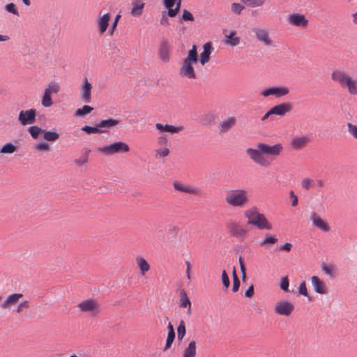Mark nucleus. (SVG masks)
I'll list each match as a JSON object with an SVG mask.
<instances>
[{
	"instance_id": "f257e3e1",
	"label": "nucleus",
	"mask_w": 357,
	"mask_h": 357,
	"mask_svg": "<svg viewBox=\"0 0 357 357\" xmlns=\"http://www.w3.org/2000/svg\"><path fill=\"white\" fill-rule=\"evenodd\" d=\"M284 147L281 143L269 145L265 143H257L256 149L248 148L246 153L250 159L257 165L268 167L273 160L283 152Z\"/></svg>"
},
{
	"instance_id": "f03ea898",
	"label": "nucleus",
	"mask_w": 357,
	"mask_h": 357,
	"mask_svg": "<svg viewBox=\"0 0 357 357\" xmlns=\"http://www.w3.org/2000/svg\"><path fill=\"white\" fill-rule=\"evenodd\" d=\"M331 78L349 95L357 96V77L343 68H336L331 72Z\"/></svg>"
},
{
	"instance_id": "7ed1b4c3",
	"label": "nucleus",
	"mask_w": 357,
	"mask_h": 357,
	"mask_svg": "<svg viewBox=\"0 0 357 357\" xmlns=\"http://www.w3.org/2000/svg\"><path fill=\"white\" fill-rule=\"evenodd\" d=\"M198 63V54L196 45L188 52L187 56L183 59L178 70L181 77L188 80H193L197 78V74L195 69V65Z\"/></svg>"
},
{
	"instance_id": "20e7f679",
	"label": "nucleus",
	"mask_w": 357,
	"mask_h": 357,
	"mask_svg": "<svg viewBox=\"0 0 357 357\" xmlns=\"http://www.w3.org/2000/svg\"><path fill=\"white\" fill-rule=\"evenodd\" d=\"M225 201L231 207L244 208L249 203L250 199L245 189L234 188L226 191Z\"/></svg>"
},
{
	"instance_id": "39448f33",
	"label": "nucleus",
	"mask_w": 357,
	"mask_h": 357,
	"mask_svg": "<svg viewBox=\"0 0 357 357\" xmlns=\"http://www.w3.org/2000/svg\"><path fill=\"white\" fill-rule=\"evenodd\" d=\"M244 216L248 219V223L261 230H272L273 226L266 216L259 213L255 206L245 211Z\"/></svg>"
},
{
	"instance_id": "423d86ee",
	"label": "nucleus",
	"mask_w": 357,
	"mask_h": 357,
	"mask_svg": "<svg viewBox=\"0 0 357 357\" xmlns=\"http://www.w3.org/2000/svg\"><path fill=\"white\" fill-rule=\"evenodd\" d=\"M130 146L123 142H115L111 144L99 147L98 151L105 156H110L116 153H124L130 151Z\"/></svg>"
},
{
	"instance_id": "0eeeda50",
	"label": "nucleus",
	"mask_w": 357,
	"mask_h": 357,
	"mask_svg": "<svg viewBox=\"0 0 357 357\" xmlns=\"http://www.w3.org/2000/svg\"><path fill=\"white\" fill-rule=\"evenodd\" d=\"M77 307L80 312L86 313L91 317H96L101 311L100 305L94 299H86L78 303Z\"/></svg>"
},
{
	"instance_id": "6e6552de",
	"label": "nucleus",
	"mask_w": 357,
	"mask_h": 357,
	"mask_svg": "<svg viewBox=\"0 0 357 357\" xmlns=\"http://www.w3.org/2000/svg\"><path fill=\"white\" fill-rule=\"evenodd\" d=\"M295 310L294 304L287 300L278 301L274 305V312L279 315L285 317H290Z\"/></svg>"
},
{
	"instance_id": "1a4fd4ad",
	"label": "nucleus",
	"mask_w": 357,
	"mask_h": 357,
	"mask_svg": "<svg viewBox=\"0 0 357 357\" xmlns=\"http://www.w3.org/2000/svg\"><path fill=\"white\" fill-rule=\"evenodd\" d=\"M60 91V86L56 82H50L45 89L41 104L45 107H49L53 105L52 95L56 94Z\"/></svg>"
},
{
	"instance_id": "9d476101",
	"label": "nucleus",
	"mask_w": 357,
	"mask_h": 357,
	"mask_svg": "<svg viewBox=\"0 0 357 357\" xmlns=\"http://www.w3.org/2000/svg\"><path fill=\"white\" fill-rule=\"evenodd\" d=\"M257 40L266 47L275 46L274 40L270 36L268 31L260 26L252 29Z\"/></svg>"
},
{
	"instance_id": "9b49d317",
	"label": "nucleus",
	"mask_w": 357,
	"mask_h": 357,
	"mask_svg": "<svg viewBox=\"0 0 357 357\" xmlns=\"http://www.w3.org/2000/svg\"><path fill=\"white\" fill-rule=\"evenodd\" d=\"M227 229L232 236L240 239L245 238L248 234L247 229L235 221L228 222L227 224Z\"/></svg>"
},
{
	"instance_id": "f8f14e48",
	"label": "nucleus",
	"mask_w": 357,
	"mask_h": 357,
	"mask_svg": "<svg viewBox=\"0 0 357 357\" xmlns=\"http://www.w3.org/2000/svg\"><path fill=\"white\" fill-rule=\"evenodd\" d=\"M290 89L287 86H273L266 89L261 92V96L267 98L270 96L280 98L287 96L289 93Z\"/></svg>"
},
{
	"instance_id": "ddd939ff",
	"label": "nucleus",
	"mask_w": 357,
	"mask_h": 357,
	"mask_svg": "<svg viewBox=\"0 0 357 357\" xmlns=\"http://www.w3.org/2000/svg\"><path fill=\"white\" fill-rule=\"evenodd\" d=\"M36 110L30 109L22 110L19 113L18 121L22 126L33 124L36 121Z\"/></svg>"
},
{
	"instance_id": "4468645a",
	"label": "nucleus",
	"mask_w": 357,
	"mask_h": 357,
	"mask_svg": "<svg viewBox=\"0 0 357 357\" xmlns=\"http://www.w3.org/2000/svg\"><path fill=\"white\" fill-rule=\"evenodd\" d=\"M287 22L289 24L301 28H305L308 25V20L301 13H293L287 16Z\"/></svg>"
},
{
	"instance_id": "2eb2a0df",
	"label": "nucleus",
	"mask_w": 357,
	"mask_h": 357,
	"mask_svg": "<svg viewBox=\"0 0 357 357\" xmlns=\"http://www.w3.org/2000/svg\"><path fill=\"white\" fill-rule=\"evenodd\" d=\"M182 0H164L163 5L167 9V15L170 17H176L180 10Z\"/></svg>"
},
{
	"instance_id": "dca6fc26",
	"label": "nucleus",
	"mask_w": 357,
	"mask_h": 357,
	"mask_svg": "<svg viewBox=\"0 0 357 357\" xmlns=\"http://www.w3.org/2000/svg\"><path fill=\"white\" fill-rule=\"evenodd\" d=\"M159 59L164 63H169L171 59V46L168 41L163 40L161 41L158 49Z\"/></svg>"
},
{
	"instance_id": "f3484780",
	"label": "nucleus",
	"mask_w": 357,
	"mask_h": 357,
	"mask_svg": "<svg viewBox=\"0 0 357 357\" xmlns=\"http://www.w3.org/2000/svg\"><path fill=\"white\" fill-rule=\"evenodd\" d=\"M310 220L312 222V225L320 229L322 231L328 232L330 231L331 228L326 220H324L321 215L318 213L314 212L310 215Z\"/></svg>"
},
{
	"instance_id": "a211bd4d",
	"label": "nucleus",
	"mask_w": 357,
	"mask_h": 357,
	"mask_svg": "<svg viewBox=\"0 0 357 357\" xmlns=\"http://www.w3.org/2000/svg\"><path fill=\"white\" fill-rule=\"evenodd\" d=\"M91 84L86 77L84 78L83 83L80 87V96L83 102L89 103L91 101Z\"/></svg>"
},
{
	"instance_id": "6ab92c4d",
	"label": "nucleus",
	"mask_w": 357,
	"mask_h": 357,
	"mask_svg": "<svg viewBox=\"0 0 357 357\" xmlns=\"http://www.w3.org/2000/svg\"><path fill=\"white\" fill-rule=\"evenodd\" d=\"M173 186L176 190L179 192L194 195H199V190L197 187L192 186L191 185L183 184L178 181H175L173 183Z\"/></svg>"
},
{
	"instance_id": "aec40b11",
	"label": "nucleus",
	"mask_w": 357,
	"mask_h": 357,
	"mask_svg": "<svg viewBox=\"0 0 357 357\" xmlns=\"http://www.w3.org/2000/svg\"><path fill=\"white\" fill-rule=\"evenodd\" d=\"M309 142L310 138L307 135L296 136L291 139V146L294 149L301 150L305 148Z\"/></svg>"
},
{
	"instance_id": "412c9836",
	"label": "nucleus",
	"mask_w": 357,
	"mask_h": 357,
	"mask_svg": "<svg viewBox=\"0 0 357 357\" xmlns=\"http://www.w3.org/2000/svg\"><path fill=\"white\" fill-rule=\"evenodd\" d=\"M311 282L314 291L319 294H326L328 293L326 284L317 276L311 278Z\"/></svg>"
},
{
	"instance_id": "4be33fe9",
	"label": "nucleus",
	"mask_w": 357,
	"mask_h": 357,
	"mask_svg": "<svg viewBox=\"0 0 357 357\" xmlns=\"http://www.w3.org/2000/svg\"><path fill=\"white\" fill-rule=\"evenodd\" d=\"M236 124V119L234 116H229L222 120L218 125L220 132L225 133L229 131Z\"/></svg>"
},
{
	"instance_id": "5701e85b",
	"label": "nucleus",
	"mask_w": 357,
	"mask_h": 357,
	"mask_svg": "<svg viewBox=\"0 0 357 357\" xmlns=\"http://www.w3.org/2000/svg\"><path fill=\"white\" fill-rule=\"evenodd\" d=\"M293 109L291 103L282 102L272 107L274 115L284 116L290 112Z\"/></svg>"
},
{
	"instance_id": "b1692460",
	"label": "nucleus",
	"mask_w": 357,
	"mask_h": 357,
	"mask_svg": "<svg viewBox=\"0 0 357 357\" xmlns=\"http://www.w3.org/2000/svg\"><path fill=\"white\" fill-rule=\"evenodd\" d=\"M23 297L22 294L15 293L10 294L3 302L1 307L3 309H8L16 305L20 298Z\"/></svg>"
},
{
	"instance_id": "393cba45",
	"label": "nucleus",
	"mask_w": 357,
	"mask_h": 357,
	"mask_svg": "<svg viewBox=\"0 0 357 357\" xmlns=\"http://www.w3.org/2000/svg\"><path fill=\"white\" fill-rule=\"evenodd\" d=\"M110 21L109 13H105L101 15L100 14L97 19V24L98 26V31L100 34H103L108 28L109 22Z\"/></svg>"
},
{
	"instance_id": "a878e982",
	"label": "nucleus",
	"mask_w": 357,
	"mask_h": 357,
	"mask_svg": "<svg viewBox=\"0 0 357 357\" xmlns=\"http://www.w3.org/2000/svg\"><path fill=\"white\" fill-rule=\"evenodd\" d=\"M131 5L130 14L135 17L141 16L145 6L144 0H131Z\"/></svg>"
},
{
	"instance_id": "bb28decb",
	"label": "nucleus",
	"mask_w": 357,
	"mask_h": 357,
	"mask_svg": "<svg viewBox=\"0 0 357 357\" xmlns=\"http://www.w3.org/2000/svg\"><path fill=\"white\" fill-rule=\"evenodd\" d=\"M278 241V238L275 236L270 234L268 233H266L264 235V238L259 242V245L261 248H264L266 249H269L272 248L273 245L277 243Z\"/></svg>"
},
{
	"instance_id": "cd10ccee",
	"label": "nucleus",
	"mask_w": 357,
	"mask_h": 357,
	"mask_svg": "<svg viewBox=\"0 0 357 357\" xmlns=\"http://www.w3.org/2000/svg\"><path fill=\"white\" fill-rule=\"evenodd\" d=\"M203 49L204 51L200 54L199 58L198 57V61H199L202 65H204L209 61L213 47L210 43H207L204 45Z\"/></svg>"
},
{
	"instance_id": "c85d7f7f",
	"label": "nucleus",
	"mask_w": 357,
	"mask_h": 357,
	"mask_svg": "<svg viewBox=\"0 0 357 357\" xmlns=\"http://www.w3.org/2000/svg\"><path fill=\"white\" fill-rule=\"evenodd\" d=\"M155 128L160 132H167L170 133H178L183 130V127H176L169 124L163 125L160 123L155 124Z\"/></svg>"
},
{
	"instance_id": "c756f323",
	"label": "nucleus",
	"mask_w": 357,
	"mask_h": 357,
	"mask_svg": "<svg viewBox=\"0 0 357 357\" xmlns=\"http://www.w3.org/2000/svg\"><path fill=\"white\" fill-rule=\"evenodd\" d=\"M136 262L142 275H144L150 270L151 266L144 257H137Z\"/></svg>"
},
{
	"instance_id": "7c9ffc66",
	"label": "nucleus",
	"mask_w": 357,
	"mask_h": 357,
	"mask_svg": "<svg viewBox=\"0 0 357 357\" xmlns=\"http://www.w3.org/2000/svg\"><path fill=\"white\" fill-rule=\"evenodd\" d=\"M119 123V121L114 119H108L102 120L98 123V127L100 129L105 130L110 129L113 127L116 126Z\"/></svg>"
},
{
	"instance_id": "2f4dec72",
	"label": "nucleus",
	"mask_w": 357,
	"mask_h": 357,
	"mask_svg": "<svg viewBox=\"0 0 357 357\" xmlns=\"http://www.w3.org/2000/svg\"><path fill=\"white\" fill-rule=\"evenodd\" d=\"M225 37L227 40L225 41V44L230 46L234 47L240 43V38L236 36V32L234 30L229 31L228 34H225Z\"/></svg>"
},
{
	"instance_id": "473e14b6",
	"label": "nucleus",
	"mask_w": 357,
	"mask_h": 357,
	"mask_svg": "<svg viewBox=\"0 0 357 357\" xmlns=\"http://www.w3.org/2000/svg\"><path fill=\"white\" fill-rule=\"evenodd\" d=\"M180 307H188L187 313L191 314V303L184 290L181 292Z\"/></svg>"
},
{
	"instance_id": "72a5a7b5",
	"label": "nucleus",
	"mask_w": 357,
	"mask_h": 357,
	"mask_svg": "<svg viewBox=\"0 0 357 357\" xmlns=\"http://www.w3.org/2000/svg\"><path fill=\"white\" fill-rule=\"evenodd\" d=\"M196 349L197 346L195 341H191L188 346L184 349L183 357H195Z\"/></svg>"
},
{
	"instance_id": "f704fd0d",
	"label": "nucleus",
	"mask_w": 357,
	"mask_h": 357,
	"mask_svg": "<svg viewBox=\"0 0 357 357\" xmlns=\"http://www.w3.org/2000/svg\"><path fill=\"white\" fill-rule=\"evenodd\" d=\"M17 150L16 146L11 142L6 143L0 149V153L3 154H12Z\"/></svg>"
},
{
	"instance_id": "c9c22d12",
	"label": "nucleus",
	"mask_w": 357,
	"mask_h": 357,
	"mask_svg": "<svg viewBox=\"0 0 357 357\" xmlns=\"http://www.w3.org/2000/svg\"><path fill=\"white\" fill-rule=\"evenodd\" d=\"M43 139L49 142H54L59 137V134L56 132L43 130Z\"/></svg>"
},
{
	"instance_id": "e433bc0d",
	"label": "nucleus",
	"mask_w": 357,
	"mask_h": 357,
	"mask_svg": "<svg viewBox=\"0 0 357 357\" xmlns=\"http://www.w3.org/2000/svg\"><path fill=\"white\" fill-rule=\"evenodd\" d=\"M82 130L85 132L86 133L90 135V134H95V133H102L105 132V130L100 129L98 127V123L96 124V127H92L89 126H84L82 128Z\"/></svg>"
},
{
	"instance_id": "4c0bfd02",
	"label": "nucleus",
	"mask_w": 357,
	"mask_h": 357,
	"mask_svg": "<svg viewBox=\"0 0 357 357\" xmlns=\"http://www.w3.org/2000/svg\"><path fill=\"white\" fill-rule=\"evenodd\" d=\"M170 151L167 146H161L155 150V158H162L169 155Z\"/></svg>"
},
{
	"instance_id": "58836bf2",
	"label": "nucleus",
	"mask_w": 357,
	"mask_h": 357,
	"mask_svg": "<svg viewBox=\"0 0 357 357\" xmlns=\"http://www.w3.org/2000/svg\"><path fill=\"white\" fill-rule=\"evenodd\" d=\"M93 110V108L89 105H84L82 107L75 111V115L77 116H84Z\"/></svg>"
},
{
	"instance_id": "ea45409f",
	"label": "nucleus",
	"mask_w": 357,
	"mask_h": 357,
	"mask_svg": "<svg viewBox=\"0 0 357 357\" xmlns=\"http://www.w3.org/2000/svg\"><path fill=\"white\" fill-rule=\"evenodd\" d=\"M90 153V150H86L84 154L79 158L74 160L76 165L80 167L88 162V156Z\"/></svg>"
},
{
	"instance_id": "a19ab883",
	"label": "nucleus",
	"mask_w": 357,
	"mask_h": 357,
	"mask_svg": "<svg viewBox=\"0 0 357 357\" xmlns=\"http://www.w3.org/2000/svg\"><path fill=\"white\" fill-rule=\"evenodd\" d=\"M177 335L179 340H181L185 335V325L183 320L180 321L177 328Z\"/></svg>"
},
{
	"instance_id": "79ce46f5",
	"label": "nucleus",
	"mask_w": 357,
	"mask_h": 357,
	"mask_svg": "<svg viewBox=\"0 0 357 357\" xmlns=\"http://www.w3.org/2000/svg\"><path fill=\"white\" fill-rule=\"evenodd\" d=\"M244 3H247L248 6L255 8V7H260L262 6L266 0H242Z\"/></svg>"
},
{
	"instance_id": "37998d69",
	"label": "nucleus",
	"mask_w": 357,
	"mask_h": 357,
	"mask_svg": "<svg viewBox=\"0 0 357 357\" xmlns=\"http://www.w3.org/2000/svg\"><path fill=\"white\" fill-rule=\"evenodd\" d=\"M35 149L38 151H50V145L45 142H41L35 145Z\"/></svg>"
},
{
	"instance_id": "c03bdc74",
	"label": "nucleus",
	"mask_w": 357,
	"mask_h": 357,
	"mask_svg": "<svg viewBox=\"0 0 357 357\" xmlns=\"http://www.w3.org/2000/svg\"><path fill=\"white\" fill-rule=\"evenodd\" d=\"M348 132L357 140V126L351 123L347 124Z\"/></svg>"
},
{
	"instance_id": "a18cd8bd",
	"label": "nucleus",
	"mask_w": 357,
	"mask_h": 357,
	"mask_svg": "<svg viewBox=\"0 0 357 357\" xmlns=\"http://www.w3.org/2000/svg\"><path fill=\"white\" fill-rule=\"evenodd\" d=\"M43 131V130H42L40 128L36 126H31L29 128V132L30 133L31 136L34 139H36L38 137L39 134Z\"/></svg>"
},
{
	"instance_id": "49530a36",
	"label": "nucleus",
	"mask_w": 357,
	"mask_h": 357,
	"mask_svg": "<svg viewBox=\"0 0 357 357\" xmlns=\"http://www.w3.org/2000/svg\"><path fill=\"white\" fill-rule=\"evenodd\" d=\"M314 184V181L309 178H305L301 181V186L306 190H310Z\"/></svg>"
},
{
	"instance_id": "de8ad7c7",
	"label": "nucleus",
	"mask_w": 357,
	"mask_h": 357,
	"mask_svg": "<svg viewBox=\"0 0 357 357\" xmlns=\"http://www.w3.org/2000/svg\"><path fill=\"white\" fill-rule=\"evenodd\" d=\"M181 19L183 21L193 22L195 20L193 15L186 9L183 10Z\"/></svg>"
},
{
	"instance_id": "09e8293b",
	"label": "nucleus",
	"mask_w": 357,
	"mask_h": 357,
	"mask_svg": "<svg viewBox=\"0 0 357 357\" xmlns=\"http://www.w3.org/2000/svg\"><path fill=\"white\" fill-rule=\"evenodd\" d=\"M175 338V333H171L168 332L167 338L166 340V344L165 347V351L167 350L169 348L171 347L174 340Z\"/></svg>"
},
{
	"instance_id": "8fccbe9b",
	"label": "nucleus",
	"mask_w": 357,
	"mask_h": 357,
	"mask_svg": "<svg viewBox=\"0 0 357 357\" xmlns=\"http://www.w3.org/2000/svg\"><path fill=\"white\" fill-rule=\"evenodd\" d=\"M231 11L236 14H241V11L245 9V6L238 3H233L231 7Z\"/></svg>"
},
{
	"instance_id": "3c124183",
	"label": "nucleus",
	"mask_w": 357,
	"mask_h": 357,
	"mask_svg": "<svg viewBox=\"0 0 357 357\" xmlns=\"http://www.w3.org/2000/svg\"><path fill=\"white\" fill-rule=\"evenodd\" d=\"M280 289L283 290L285 292H289V279L287 276L283 277L281 280L280 284Z\"/></svg>"
},
{
	"instance_id": "603ef678",
	"label": "nucleus",
	"mask_w": 357,
	"mask_h": 357,
	"mask_svg": "<svg viewBox=\"0 0 357 357\" xmlns=\"http://www.w3.org/2000/svg\"><path fill=\"white\" fill-rule=\"evenodd\" d=\"M5 8H6L7 12L10 13H12L13 15H15L17 16H19L18 10H17V9L16 8V6L13 3H8L5 6Z\"/></svg>"
},
{
	"instance_id": "864d4df0",
	"label": "nucleus",
	"mask_w": 357,
	"mask_h": 357,
	"mask_svg": "<svg viewBox=\"0 0 357 357\" xmlns=\"http://www.w3.org/2000/svg\"><path fill=\"white\" fill-rule=\"evenodd\" d=\"M29 308V303L28 301H24L21 302L16 309V312L17 313H21L24 310H26Z\"/></svg>"
},
{
	"instance_id": "5fc2aeb1",
	"label": "nucleus",
	"mask_w": 357,
	"mask_h": 357,
	"mask_svg": "<svg viewBox=\"0 0 357 357\" xmlns=\"http://www.w3.org/2000/svg\"><path fill=\"white\" fill-rule=\"evenodd\" d=\"M157 142L160 146H167L168 139L166 135H161L158 137Z\"/></svg>"
},
{
	"instance_id": "6e6d98bb",
	"label": "nucleus",
	"mask_w": 357,
	"mask_h": 357,
	"mask_svg": "<svg viewBox=\"0 0 357 357\" xmlns=\"http://www.w3.org/2000/svg\"><path fill=\"white\" fill-rule=\"evenodd\" d=\"M222 282L225 287L227 289L230 284V281L225 270L222 273Z\"/></svg>"
},
{
	"instance_id": "4d7b16f0",
	"label": "nucleus",
	"mask_w": 357,
	"mask_h": 357,
	"mask_svg": "<svg viewBox=\"0 0 357 357\" xmlns=\"http://www.w3.org/2000/svg\"><path fill=\"white\" fill-rule=\"evenodd\" d=\"M322 271L327 275L333 276L334 273V268L332 266H327L326 264L322 266Z\"/></svg>"
},
{
	"instance_id": "13d9d810",
	"label": "nucleus",
	"mask_w": 357,
	"mask_h": 357,
	"mask_svg": "<svg viewBox=\"0 0 357 357\" xmlns=\"http://www.w3.org/2000/svg\"><path fill=\"white\" fill-rule=\"evenodd\" d=\"M298 294H302L305 296H307V290L305 282H303L300 284L298 288Z\"/></svg>"
},
{
	"instance_id": "bf43d9fd",
	"label": "nucleus",
	"mask_w": 357,
	"mask_h": 357,
	"mask_svg": "<svg viewBox=\"0 0 357 357\" xmlns=\"http://www.w3.org/2000/svg\"><path fill=\"white\" fill-rule=\"evenodd\" d=\"M120 18H121L120 14L116 15V16L115 17L114 21L113 22V23L110 27V29H109L111 34H112L113 32L114 31V30L116 29Z\"/></svg>"
},
{
	"instance_id": "052dcab7",
	"label": "nucleus",
	"mask_w": 357,
	"mask_h": 357,
	"mask_svg": "<svg viewBox=\"0 0 357 357\" xmlns=\"http://www.w3.org/2000/svg\"><path fill=\"white\" fill-rule=\"evenodd\" d=\"M290 197L291 199V205L293 206H296L298 205V197L294 193L293 191L290 192Z\"/></svg>"
},
{
	"instance_id": "680f3d73",
	"label": "nucleus",
	"mask_w": 357,
	"mask_h": 357,
	"mask_svg": "<svg viewBox=\"0 0 357 357\" xmlns=\"http://www.w3.org/2000/svg\"><path fill=\"white\" fill-rule=\"evenodd\" d=\"M291 248H292V244L290 243H285L284 244H283L282 245L280 246V250H284L287 252L291 251Z\"/></svg>"
},
{
	"instance_id": "e2e57ef3",
	"label": "nucleus",
	"mask_w": 357,
	"mask_h": 357,
	"mask_svg": "<svg viewBox=\"0 0 357 357\" xmlns=\"http://www.w3.org/2000/svg\"><path fill=\"white\" fill-rule=\"evenodd\" d=\"M240 287V281L238 279H236L233 280V285H232V291L234 292H236Z\"/></svg>"
},
{
	"instance_id": "0e129e2a",
	"label": "nucleus",
	"mask_w": 357,
	"mask_h": 357,
	"mask_svg": "<svg viewBox=\"0 0 357 357\" xmlns=\"http://www.w3.org/2000/svg\"><path fill=\"white\" fill-rule=\"evenodd\" d=\"M272 115H274L272 108H271L262 117L261 121H265L269 119Z\"/></svg>"
},
{
	"instance_id": "69168bd1",
	"label": "nucleus",
	"mask_w": 357,
	"mask_h": 357,
	"mask_svg": "<svg viewBox=\"0 0 357 357\" xmlns=\"http://www.w3.org/2000/svg\"><path fill=\"white\" fill-rule=\"evenodd\" d=\"M254 294V287L250 286L245 292V296L251 298Z\"/></svg>"
},
{
	"instance_id": "338daca9",
	"label": "nucleus",
	"mask_w": 357,
	"mask_h": 357,
	"mask_svg": "<svg viewBox=\"0 0 357 357\" xmlns=\"http://www.w3.org/2000/svg\"><path fill=\"white\" fill-rule=\"evenodd\" d=\"M239 263L241 266V271L242 272L243 278H244L245 277V267L244 266L243 261H242L241 257L239 259Z\"/></svg>"
},
{
	"instance_id": "774afa93",
	"label": "nucleus",
	"mask_w": 357,
	"mask_h": 357,
	"mask_svg": "<svg viewBox=\"0 0 357 357\" xmlns=\"http://www.w3.org/2000/svg\"><path fill=\"white\" fill-rule=\"evenodd\" d=\"M10 39V38L6 35L0 34V42H5Z\"/></svg>"
}]
</instances>
